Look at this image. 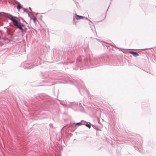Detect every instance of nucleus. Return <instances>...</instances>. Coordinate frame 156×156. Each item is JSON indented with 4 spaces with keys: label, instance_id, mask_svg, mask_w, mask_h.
<instances>
[{
    "label": "nucleus",
    "instance_id": "f257e3e1",
    "mask_svg": "<svg viewBox=\"0 0 156 156\" xmlns=\"http://www.w3.org/2000/svg\"><path fill=\"white\" fill-rule=\"evenodd\" d=\"M13 24L15 26L20 30L22 32L23 31V29L22 26H23V25L22 23L19 22L16 20Z\"/></svg>",
    "mask_w": 156,
    "mask_h": 156
},
{
    "label": "nucleus",
    "instance_id": "f03ea898",
    "mask_svg": "<svg viewBox=\"0 0 156 156\" xmlns=\"http://www.w3.org/2000/svg\"><path fill=\"white\" fill-rule=\"evenodd\" d=\"M5 16L9 19L13 23L16 20L15 19L16 17L13 16L12 15L8 13H5Z\"/></svg>",
    "mask_w": 156,
    "mask_h": 156
},
{
    "label": "nucleus",
    "instance_id": "7ed1b4c3",
    "mask_svg": "<svg viewBox=\"0 0 156 156\" xmlns=\"http://www.w3.org/2000/svg\"><path fill=\"white\" fill-rule=\"evenodd\" d=\"M84 17L82 16H80L79 15L76 14L75 18L76 20H80L83 18Z\"/></svg>",
    "mask_w": 156,
    "mask_h": 156
},
{
    "label": "nucleus",
    "instance_id": "20e7f679",
    "mask_svg": "<svg viewBox=\"0 0 156 156\" xmlns=\"http://www.w3.org/2000/svg\"><path fill=\"white\" fill-rule=\"evenodd\" d=\"M129 53L134 56L139 55L136 52L130 51Z\"/></svg>",
    "mask_w": 156,
    "mask_h": 156
},
{
    "label": "nucleus",
    "instance_id": "39448f33",
    "mask_svg": "<svg viewBox=\"0 0 156 156\" xmlns=\"http://www.w3.org/2000/svg\"><path fill=\"white\" fill-rule=\"evenodd\" d=\"M22 6L21 5V4L20 3H19L18 4L17 6V8L18 11H19L20 9L21 8H22Z\"/></svg>",
    "mask_w": 156,
    "mask_h": 156
},
{
    "label": "nucleus",
    "instance_id": "423d86ee",
    "mask_svg": "<svg viewBox=\"0 0 156 156\" xmlns=\"http://www.w3.org/2000/svg\"><path fill=\"white\" fill-rule=\"evenodd\" d=\"M32 19L33 20V21H34V23H35L36 22V20H37L36 18L35 17H34L33 18H32Z\"/></svg>",
    "mask_w": 156,
    "mask_h": 156
},
{
    "label": "nucleus",
    "instance_id": "0eeeda50",
    "mask_svg": "<svg viewBox=\"0 0 156 156\" xmlns=\"http://www.w3.org/2000/svg\"><path fill=\"white\" fill-rule=\"evenodd\" d=\"M86 126L88 127L89 128H90L91 127L88 124H86Z\"/></svg>",
    "mask_w": 156,
    "mask_h": 156
},
{
    "label": "nucleus",
    "instance_id": "6e6552de",
    "mask_svg": "<svg viewBox=\"0 0 156 156\" xmlns=\"http://www.w3.org/2000/svg\"><path fill=\"white\" fill-rule=\"evenodd\" d=\"M81 124H82V123L81 122H78L76 123V125H81Z\"/></svg>",
    "mask_w": 156,
    "mask_h": 156
}]
</instances>
